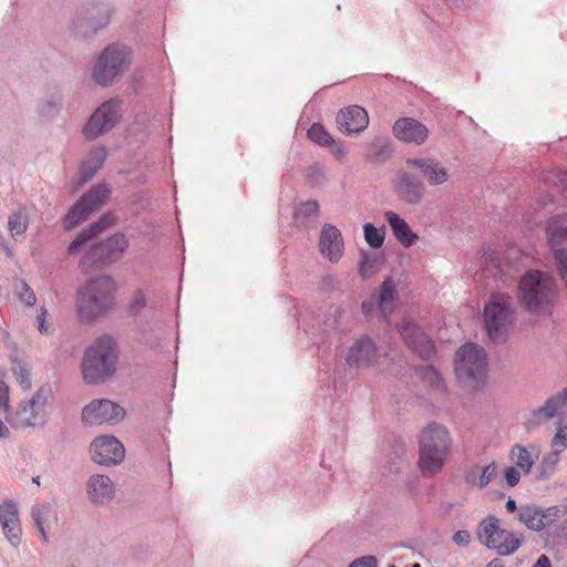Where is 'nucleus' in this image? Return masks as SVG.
Listing matches in <instances>:
<instances>
[{
	"label": "nucleus",
	"mask_w": 567,
	"mask_h": 567,
	"mask_svg": "<svg viewBox=\"0 0 567 567\" xmlns=\"http://www.w3.org/2000/svg\"><path fill=\"white\" fill-rule=\"evenodd\" d=\"M118 351L110 336L99 338L84 352L81 372L86 384L96 385L107 381L116 371Z\"/></svg>",
	"instance_id": "nucleus-1"
},
{
	"label": "nucleus",
	"mask_w": 567,
	"mask_h": 567,
	"mask_svg": "<svg viewBox=\"0 0 567 567\" xmlns=\"http://www.w3.org/2000/svg\"><path fill=\"white\" fill-rule=\"evenodd\" d=\"M116 285L110 276L87 280L76 292V312L81 320L92 321L104 315L113 305Z\"/></svg>",
	"instance_id": "nucleus-2"
},
{
	"label": "nucleus",
	"mask_w": 567,
	"mask_h": 567,
	"mask_svg": "<svg viewBox=\"0 0 567 567\" xmlns=\"http://www.w3.org/2000/svg\"><path fill=\"white\" fill-rule=\"evenodd\" d=\"M556 297V281L542 270L524 274L517 288L519 303L529 312H547Z\"/></svg>",
	"instance_id": "nucleus-3"
},
{
	"label": "nucleus",
	"mask_w": 567,
	"mask_h": 567,
	"mask_svg": "<svg viewBox=\"0 0 567 567\" xmlns=\"http://www.w3.org/2000/svg\"><path fill=\"white\" fill-rule=\"evenodd\" d=\"M419 467L423 476L432 477L442 470L451 449L447 430L437 423L429 424L421 433Z\"/></svg>",
	"instance_id": "nucleus-4"
},
{
	"label": "nucleus",
	"mask_w": 567,
	"mask_h": 567,
	"mask_svg": "<svg viewBox=\"0 0 567 567\" xmlns=\"http://www.w3.org/2000/svg\"><path fill=\"white\" fill-rule=\"evenodd\" d=\"M132 63L131 49L122 43L106 45L96 56L92 68V80L100 86H111Z\"/></svg>",
	"instance_id": "nucleus-5"
},
{
	"label": "nucleus",
	"mask_w": 567,
	"mask_h": 567,
	"mask_svg": "<svg viewBox=\"0 0 567 567\" xmlns=\"http://www.w3.org/2000/svg\"><path fill=\"white\" fill-rule=\"evenodd\" d=\"M514 305L509 296L493 293L484 306L483 319L486 333L494 343H503L514 321Z\"/></svg>",
	"instance_id": "nucleus-6"
},
{
	"label": "nucleus",
	"mask_w": 567,
	"mask_h": 567,
	"mask_svg": "<svg viewBox=\"0 0 567 567\" xmlns=\"http://www.w3.org/2000/svg\"><path fill=\"white\" fill-rule=\"evenodd\" d=\"M130 241L123 233H116L94 245L87 244L82 250L84 256L79 262L83 271H89L93 266L105 267L117 261L127 250Z\"/></svg>",
	"instance_id": "nucleus-7"
},
{
	"label": "nucleus",
	"mask_w": 567,
	"mask_h": 567,
	"mask_svg": "<svg viewBox=\"0 0 567 567\" xmlns=\"http://www.w3.org/2000/svg\"><path fill=\"white\" fill-rule=\"evenodd\" d=\"M50 389L40 388L31 398L22 400L16 410H9L6 421L14 429L42 426L47 422Z\"/></svg>",
	"instance_id": "nucleus-8"
},
{
	"label": "nucleus",
	"mask_w": 567,
	"mask_h": 567,
	"mask_svg": "<svg viewBox=\"0 0 567 567\" xmlns=\"http://www.w3.org/2000/svg\"><path fill=\"white\" fill-rule=\"evenodd\" d=\"M487 354L476 343L463 344L456 353L455 374L457 379L467 385H476L486 374Z\"/></svg>",
	"instance_id": "nucleus-9"
},
{
	"label": "nucleus",
	"mask_w": 567,
	"mask_h": 567,
	"mask_svg": "<svg viewBox=\"0 0 567 567\" xmlns=\"http://www.w3.org/2000/svg\"><path fill=\"white\" fill-rule=\"evenodd\" d=\"M476 535L482 545L488 549L496 550L502 556L514 554L522 544L514 533L503 529L501 520L493 515L481 520Z\"/></svg>",
	"instance_id": "nucleus-10"
},
{
	"label": "nucleus",
	"mask_w": 567,
	"mask_h": 567,
	"mask_svg": "<svg viewBox=\"0 0 567 567\" xmlns=\"http://www.w3.org/2000/svg\"><path fill=\"white\" fill-rule=\"evenodd\" d=\"M111 189L107 184L100 183L85 194L70 208L63 220L65 229H72L76 225L83 223L89 216L102 207L107 200Z\"/></svg>",
	"instance_id": "nucleus-11"
},
{
	"label": "nucleus",
	"mask_w": 567,
	"mask_h": 567,
	"mask_svg": "<svg viewBox=\"0 0 567 567\" xmlns=\"http://www.w3.org/2000/svg\"><path fill=\"white\" fill-rule=\"evenodd\" d=\"M122 117V101L111 99L102 103L89 117L83 127L86 140H95L111 131Z\"/></svg>",
	"instance_id": "nucleus-12"
},
{
	"label": "nucleus",
	"mask_w": 567,
	"mask_h": 567,
	"mask_svg": "<svg viewBox=\"0 0 567 567\" xmlns=\"http://www.w3.org/2000/svg\"><path fill=\"white\" fill-rule=\"evenodd\" d=\"M90 450L92 460L96 464L104 466L117 465L125 457L123 444L113 435H103L94 439Z\"/></svg>",
	"instance_id": "nucleus-13"
},
{
	"label": "nucleus",
	"mask_w": 567,
	"mask_h": 567,
	"mask_svg": "<svg viewBox=\"0 0 567 567\" xmlns=\"http://www.w3.org/2000/svg\"><path fill=\"white\" fill-rule=\"evenodd\" d=\"M125 415V411L118 404L106 400H93L82 410V421L87 425L103 423H116Z\"/></svg>",
	"instance_id": "nucleus-14"
},
{
	"label": "nucleus",
	"mask_w": 567,
	"mask_h": 567,
	"mask_svg": "<svg viewBox=\"0 0 567 567\" xmlns=\"http://www.w3.org/2000/svg\"><path fill=\"white\" fill-rule=\"evenodd\" d=\"M405 164L409 168L415 169L430 186L442 185L450 178L449 169L432 156L408 157Z\"/></svg>",
	"instance_id": "nucleus-15"
},
{
	"label": "nucleus",
	"mask_w": 567,
	"mask_h": 567,
	"mask_svg": "<svg viewBox=\"0 0 567 567\" xmlns=\"http://www.w3.org/2000/svg\"><path fill=\"white\" fill-rule=\"evenodd\" d=\"M399 330L404 342L414 353L423 360H430L432 358L434 354V344L416 323L410 320H403Z\"/></svg>",
	"instance_id": "nucleus-16"
},
{
	"label": "nucleus",
	"mask_w": 567,
	"mask_h": 567,
	"mask_svg": "<svg viewBox=\"0 0 567 567\" xmlns=\"http://www.w3.org/2000/svg\"><path fill=\"white\" fill-rule=\"evenodd\" d=\"M393 189L398 198L408 205H419L425 193L424 184L412 174L400 171L396 173L393 182Z\"/></svg>",
	"instance_id": "nucleus-17"
},
{
	"label": "nucleus",
	"mask_w": 567,
	"mask_h": 567,
	"mask_svg": "<svg viewBox=\"0 0 567 567\" xmlns=\"http://www.w3.org/2000/svg\"><path fill=\"white\" fill-rule=\"evenodd\" d=\"M381 353L368 336L358 339L349 349L346 362L350 368L364 369L373 365Z\"/></svg>",
	"instance_id": "nucleus-18"
},
{
	"label": "nucleus",
	"mask_w": 567,
	"mask_h": 567,
	"mask_svg": "<svg viewBox=\"0 0 567 567\" xmlns=\"http://www.w3.org/2000/svg\"><path fill=\"white\" fill-rule=\"evenodd\" d=\"M393 135L401 142L423 145L429 137V128L413 117H401L396 120L392 127Z\"/></svg>",
	"instance_id": "nucleus-19"
},
{
	"label": "nucleus",
	"mask_w": 567,
	"mask_h": 567,
	"mask_svg": "<svg viewBox=\"0 0 567 567\" xmlns=\"http://www.w3.org/2000/svg\"><path fill=\"white\" fill-rule=\"evenodd\" d=\"M337 125L344 134H359L369 125L368 112L359 105H350L337 114Z\"/></svg>",
	"instance_id": "nucleus-20"
},
{
	"label": "nucleus",
	"mask_w": 567,
	"mask_h": 567,
	"mask_svg": "<svg viewBox=\"0 0 567 567\" xmlns=\"http://www.w3.org/2000/svg\"><path fill=\"white\" fill-rule=\"evenodd\" d=\"M319 250L331 262H337L343 254L341 231L332 224H324L319 238Z\"/></svg>",
	"instance_id": "nucleus-21"
},
{
	"label": "nucleus",
	"mask_w": 567,
	"mask_h": 567,
	"mask_svg": "<svg viewBox=\"0 0 567 567\" xmlns=\"http://www.w3.org/2000/svg\"><path fill=\"white\" fill-rule=\"evenodd\" d=\"M114 216L111 214L102 215L96 221L83 228L68 247L70 256H78L92 241L94 237L100 235L106 227L114 224Z\"/></svg>",
	"instance_id": "nucleus-22"
},
{
	"label": "nucleus",
	"mask_w": 567,
	"mask_h": 567,
	"mask_svg": "<svg viewBox=\"0 0 567 567\" xmlns=\"http://www.w3.org/2000/svg\"><path fill=\"white\" fill-rule=\"evenodd\" d=\"M86 494L92 504L105 505L113 499L115 485L107 475L94 474L86 482Z\"/></svg>",
	"instance_id": "nucleus-23"
},
{
	"label": "nucleus",
	"mask_w": 567,
	"mask_h": 567,
	"mask_svg": "<svg viewBox=\"0 0 567 567\" xmlns=\"http://www.w3.org/2000/svg\"><path fill=\"white\" fill-rule=\"evenodd\" d=\"M567 414V388L548 398L545 403L533 411V421L540 424L556 416Z\"/></svg>",
	"instance_id": "nucleus-24"
},
{
	"label": "nucleus",
	"mask_w": 567,
	"mask_h": 567,
	"mask_svg": "<svg viewBox=\"0 0 567 567\" xmlns=\"http://www.w3.org/2000/svg\"><path fill=\"white\" fill-rule=\"evenodd\" d=\"M0 524L10 544L14 547L19 546L21 542V527L14 503L6 502L0 505Z\"/></svg>",
	"instance_id": "nucleus-25"
},
{
	"label": "nucleus",
	"mask_w": 567,
	"mask_h": 567,
	"mask_svg": "<svg viewBox=\"0 0 567 567\" xmlns=\"http://www.w3.org/2000/svg\"><path fill=\"white\" fill-rule=\"evenodd\" d=\"M106 159V150L104 147L92 148L83 159L76 187L87 183L103 166Z\"/></svg>",
	"instance_id": "nucleus-26"
},
{
	"label": "nucleus",
	"mask_w": 567,
	"mask_h": 567,
	"mask_svg": "<svg viewBox=\"0 0 567 567\" xmlns=\"http://www.w3.org/2000/svg\"><path fill=\"white\" fill-rule=\"evenodd\" d=\"M384 219L390 225L394 237L404 247H411L419 239L417 235L411 229L409 224L394 212H385Z\"/></svg>",
	"instance_id": "nucleus-27"
},
{
	"label": "nucleus",
	"mask_w": 567,
	"mask_h": 567,
	"mask_svg": "<svg viewBox=\"0 0 567 567\" xmlns=\"http://www.w3.org/2000/svg\"><path fill=\"white\" fill-rule=\"evenodd\" d=\"M496 474V465L494 462L481 466L480 464H474L470 466L464 474V480L467 485L484 488L492 481L493 476Z\"/></svg>",
	"instance_id": "nucleus-28"
},
{
	"label": "nucleus",
	"mask_w": 567,
	"mask_h": 567,
	"mask_svg": "<svg viewBox=\"0 0 567 567\" xmlns=\"http://www.w3.org/2000/svg\"><path fill=\"white\" fill-rule=\"evenodd\" d=\"M538 455L539 450L536 445L524 446L522 444H515L511 451L512 461L525 474L530 473Z\"/></svg>",
	"instance_id": "nucleus-29"
},
{
	"label": "nucleus",
	"mask_w": 567,
	"mask_h": 567,
	"mask_svg": "<svg viewBox=\"0 0 567 567\" xmlns=\"http://www.w3.org/2000/svg\"><path fill=\"white\" fill-rule=\"evenodd\" d=\"M30 224V214L27 207L19 206L13 209L8 217V230L10 236L18 240L20 236H22Z\"/></svg>",
	"instance_id": "nucleus-30"
},
{
	"label": "nucleus",
	"mask_w": 567,
	"mask_h": 567,
	"mask_svg": "<svg viewBox=\"0 0 567 567\" xmlns=\"http://www.w3.org/2000/svg\"><path fill=\"white\" fill-rule=\"evenodd\" d=\"M391 143L386 137H375L369 146L367 159L370 162H383L391 155Z\"/></svg>",
	"instance_id": "nucleus-31"
},
{
	"label": "nucleus",
	"mask_w": 567,
	"mask_h": 567,
	"mask_svg": "<svg viewBox=\"0 0 567 567\" xmlns=\"http://www.w3.org/2000/svg\"><path fill=\"white\" fill-rule=\"evenodd\" d=\"M560 461V453L551 450L545 454L536 467V478L539 481L547 480L554 475Z\"/></svg>",
	"instance_id": "nucleus-32"
},
{
	"label": "nucleus",
	"mask_w": 567,
	"mask_h": 567,
	"mask_svg": "<svg viewBox=\"0 0 567 567\" xmlns=\"http://www.w3.org/2000/svg\"><path fill=\"white\" fill-rule=\"evenodd\" d=\"M546 234L550 246L554 248L567 236V217L558 216L547 224Z\"/></svg>",
	"instance_id": "nucleus-33"
},
{
	"label": "nucleus",
	"mask_w": 567,
	"mask_h": 567,
	"mask_svg": "<svg viewBox=\"0 0 567 567\" xmlns=\"http://www.w3.org/2000/svg\"><path fill=\"white\" fill-rule=\"evenodd\" d=\"M544 515L540 513V508L535 506H526L519 509L518 519L532 530L544 529V523L542 520Z\"/></svg>",
	"instance_id": "nucleus-34"
},
{
	"label": "nucleus",
	"mask_w": 567,
	"mask_h": 567,
	"mask_svg": "<svg viewBox=\"0 0 567 567\" xmlns=\"http://www.w3.org/2000/svg\"><path fill=\"white\" fill-rule=\"evenodd\" d=\"M52 506L50 504L35 505L31 509V517L33 519L34 525L38 528V532L41 535V538L44 543L48 542V536L45 533L44 524L47 517L51 514Z\"/></svg>",
	"instance_id": "nucleus-35"
},
{
	"label": "nucleus",
	"mask_w": 567,
	"mask_h": 567,
	"mask_svg": "<svg viewBox=\"0 0 567 567\" xmlns=\"http://www.w3.org/2000/svg\"><path fill=\"white\" fill-rule=\"evenodd\" d=\"M363 236L371 248L378 249L384 244L385 227L377 228L371 223L363 225Z\"/></svg>",
	"instance_id": "nucleus-36"
},
{
	"label": "nucleus",
	"mask_w": 567,
	"mask_h": 567,
	"mask_svg": "<svg viewBox=\"0 0 567 567\" xmlns=\"http://www.w3.org/2000/svg\"><path fill=\"white\" fill-rule=\"evenodd\" d=\"M395 296L396 289L394 281L391 278L385 279L382 282L379 296V306L383 313L391 307Z\"/></svg>",
	"instance_id": "nucleus-37"
},
{
	"label": "nucleus",
	"mask_w": 567,
	"mask_h": 567,
	"mask_svg": "<svg viewBox=\"0 0 567 567\" xmlns=\"http://www.w3.org/2000/svg\"><path fill=\"white\" fill-rule=\"evenodd\" d=\"M307 135L313 143L320 146L329 147L334 144L333 137L320 123L312 124L308 130Z\"/></svg>",
	"instance_id": "nucleus-38"
},
{
	"label": "nucleus",
	"mask_w": 567,
	"mask_h": 567,
	"mask_svg": "<svg viewBox=\"0 0 567 567\" xmlns=\"http://www.w3.org/2000/svg\"><path fill=\"white\" fill-rule=\"evenodd\" d=\"M61 103V94L59 92H53L43 99L39 106V112L43 116H52L58 113Z\"/></svg>",
	"instance_id": "nucleus-39"
},
{
	"label": "nucleus",
	"mask_w": 567,
	"mask_h": 567,
	"mask_svg": "<svg viewBox=\"0 0 567 567\" xmlns=\"http://www.w3.org/2000/svg\"><path fill=\"white\" fill-rule=\"evenodd\" d=\"M420 374L422 379L429 383V385L437 391H442L444 389V382L440 372L433 365L422 367L420 370Z\"/></svg>",
	"instance_id": "nucleus-40"
},
{
	"label": "nucleus",
	"mask_w": 567,
	"mask_h": 567,
	"mask_svg": "<svg viewBox=\"0 0 567 567\" xmlns=\"http://www.w3.org/2000/svg\"><path fill=\"white\" fill-rule=\"evenodd\" d=\"M551 449L561 454L567 447V424H564L561 420L557 422V432L550 441Z\"/></svg>",
	"instance_id": "nucleus-41"
},
{
	"label": "nucleus",
	"mask_w": 567,
	"mask_h": 567,
	"mask_svg": "<svg viewBox=\"0 0 567 567\" xmlns=\"http://www.w3.org/2000/svg\"><path fill=\"white\" fill-rule=\"evenodd\" d=\"M16 293L18 298L27 306L33 307L37 302V297L33 290L24 280H19L16 288Z\"/></svg>",
	"instance_id": "nucleus-42"
},
{
	"label": "nucleus",
	"mask_w": 567,
	"mask_h": 567,
	"mask_svg": "<svg viewBox=\"0 0 567 567\" xmlns=\"http://www.w3.org/2000/svg\"><path fill=\"white\" fill-rule=\"evenodd\" d=\"M377 258L369 252L362 251L359 262V274L362 278H370L374 272Z\"/></svg>",
	"instance_id": "nucleus-43"
},
{
	"label": "nucleus",
	"mask_w": 567,
	"mask_h": 567,
	"mask_svg": "<svg viewBox=\"0 0 567 567\" xmlns=\"http://www.w3.org/2000/svg\"><path fill=\"white\" fill-rule=\"evenodd\" d=\"M319 212V204L317 200H307L299 204L293 212L295 218H309L317 215Z\"/></svg>",
	"instance_id": "nucleus-44"
},
{
	"label": "nucleus",
	"mask_w": 567,
	"mask_h": 567,
	"mask_svg": "<svg viewBox=\"0 0 567 567\" xmlns=\"http://www.w3.org/2000/svg\"><path fill=\"white\" fill-rule=\"evenodd\" d=\"M540 513L544 515V517H542V520L544 523V528L547 526H550L557 519H559L560 517H563L565 515V511L558 506H553V507H548L545 509L540 508Z\"/></svg>",
	"instance_id": "nucleus-45"
},
{
	"label": "nucleus",
	"mask_w": 567,
	"mask_h": 567,
	"mask_svg": "<svg viewBox=\"0 0 567 567\" xmlns=\"http://www.w3.org/2000/svg\"><path fill=\"white\" fill-rule=\"evenodd\" d=\"M554 254L559 275L567 286V249H556Z\"/></svg>",
	"instance_id": "nucleus-46"
},
{
	"label": "nucleus",
	"mask_w": 567,
	"mask_h": 567,
	"mask_svg": "<svg viewBox=\"0 0 567 567\" xmlns=\"http://www.w3.org/2000/svg\"><path fill=\"white\" fill-rule=\"evenodd\" d=\"M145 306H146L145 296L143 295L142 291H137L134 295L133 300L131 302L130 311L132 315H137L145 308Z\"/></svg>",
	"instance_id": "nucleus-47"
},
{
	"label": "nucleus",
	"mask_w": 567,
	"mask_h": 567,
	"mask_svg": "<svg viewBox=\"0 0 567 567\" xmlns=\"http://www.w3.org/2000/svg\"><path fill=\"white\" fill-rule=\"evenodd\" d=\"M504 477H505L506 484L509 487H514L520 481V473H519V471L516 467L508 466L504 471Z\"/></svg>",
	"instance_id": "nucleus-48"
},
{
	"label": "nucleus",
	"mask_w": 567,
	"mask_h": 567,
	"mask_svg": "<svg viewBox=\"0 0 567 567\" xmlns=\"http://www.w3.org/2000/svg\"><path fill=\"white\" fill-rule=\"evenodd\" d=\"M14 373L22 389L27 390L31 388V377L27 369L19 367L18 370L14 369Z\"/></svg>",
	"instance_id": "nucleus-49"
},
{
	"label": "nucleus",
	"mask_w": 567,
	"mask_h": 567,
	"mask_svg": "<svg viewBox=\"0 0 567 567\" xmlns=\"http://www.w3.org/2000/svg\"><path fill=\"white\" fill-rule=\"evenodd\" d=\"M349 567H378V560L374 556H362L354 559Z\"/></svg>",
	"instance_id": "nucleus-50"
},
{
	"label": "nucleus",
	"mask_w": 567,
	"mask_h": 567,
	"mask_svg": "<svg viewBox=\"0 0 567 567\" xmlns=\"http://www.w3.org/2000/svg\"><path fill=\"white\" fill-rule=\"evenodd\" d=\"M47 315L48 311L44 307H40L37 315V328L40 333H48L49 332V326L47 324Z\"/></svg>",
	"instance_id": "nucleus-51"
},
{
	"label": "nucleus",
	"mask_w": 567,
	"mask_h": 567,
	"mask_svg": "<svg viewBox=\"0 0 567 567\" xmlns=\"http://www.w3.org/2000/svg\"><path fill=\"white\" fill-rule=\"evenodd\" d=\"M452 540L460 547H467L471 543V534L467 530H457L453 534Z\"/></svg>",
	"instance_id": "nucleus-52"
},
{
	"label": "nucleus",
	"mask_w": 567,
	"mask_h": 567,
	"mask_svg": "<svg viewBox=\"0 0 567 567\" xmlns=\"http://www.w3.org/2000/svg\"><path fill=\"white\" fill-rule=\"evenodd\" d=\"M308 179L313 186L321 184L323 181V173L321 167L317 165L311 166L308 171Z\"/></svg>",
	"instance_id": "nucleus-53"
},
{
	"label": "nucleus",
	"mask_w": 567,
	"mask_h": 567,
	"mask_svg": "<svg viewBox=\"0 0 567 567\" xmlns=\"http://www.w3.org/2000/svg\"><path fill=\"white\" fill-rule=\"evenodd\" d=\"M2 410L6 414L9 411V389L7 384L0 380V411Z\"/></svg>",
	"instance_id": "nucleus-54"
},
{
	"label": "nucleus",
	"mask_w": 567,
	"mask_h": 567,
	"mask_svg": "<svg viewBox=\"0 0 567 567\" xmlns=\"http://www.w3.org/2000/svg\"><path fill=\"white\" fill-rule=\"evenodd\" d=\"M405 449H404V444L402 442L399 443V447H398V451H396V455H398V462L394 463V471L401 468L402 464H403V460L401 458L402 454L404 453Z\"/></svg>",
	"instance_id": "nucleus-55"
},
{
	"label": "nucleus",
	"mask_w": 567,
	"mask_h": 567,
	"mask_svg": "<svg viewBox=\"0 0 567 567\" xmlns=\"http://www.w3.org/2000/svg\"><path fill=\"white\" fill-rule=\"evenodd\" d=\"M533 567H551V564L546 555H540Z\"/></svg>",
	"instance_id": "nucleus-56"
},
{
	"label": "nucleus",
	"mask_w": 567,
	"mask_h": 567,
	"mask_svg": "<svg viewBox=\"0 0 567 567\" xmlns=\"http://www.w3.org/2000/svg\"><path fill=\"white\" fill-rule=\"evenodd\" d=\"M10 434L8 426L0 420V440L7 439Z\"/></svg>",
	"instance_id": "nucleus-57"
},
{
	"label": "nucleus",
	"mask_w": 567,
	"mask_h": 567,
	"mask_svg": "<svg viewBox=\"0 0 567 567\" xmlns=\"http://www.w3.org/2000/svg\"><path fill=\"white\" fill-rule=\"evenodd\" d=\"M505 508L508 513H514L517 509L516 502L513 498H508Z\"/></svg>",
	"instance_id": "nucleus-58"
},
{
	"label": "nucleus",
	"mask_w": 567,
	"mask_h": 567,
	"mask_svg": "<svg viewBox=\"0 0 567 567\" xmlns=\"http://www.w3.org/2000/svg\"><path fill=\"white\" fill-rule=\"evenodd\" d=\"M372 307H373V305L371 302H367V301L362 302V306H361L363 313H365L367 316H370V313L372 311Z\"/></svg>",
	"instance_id": "nucleus-59"
},
{
	"label": "nucleus",
	"mask_w": 567,
	"mask_h": 567,
	"mask_svg": "<svg viewBox=\"0 0 567 567\" xmlns=\"http://www.w3.org/2000/svg\"><path fill=\"white\" fill-rule=\"evenodd\" d=\"M487 567H503V564L499 559L495 558L487 564Z\"/></svg>",
	"instance_id": "nucleus-60"
},
{
	"label": "nucleus",
	"mask_w": 567,
	"mask_h": 567,
	"mask_svg": "<svg viewBox=\"0 0 567 567\" xmlns=\"http://www.w3.org/2000/svg\"><path fill=\"white\" fill-rule=\"evenodd\" d=\"M104 24H100V25H93L92 27V32H96L99 29H101Z\"/></svg>",
	"instance_id": "nucleus-61"
},
{
	"label": "nucleus",
	"mask_w": 567,
	"mask_h": 567,
	"mask_svg": "<svg viewBox=\"0 0 567 567\" xmlns=\"http://www.w3.org/2000/svg\"><path fill=\"white\" fill-rule=\"evenodd\" d=\"M32 482L39 485L40 484V476L32 477Z\"/></svg>",
	"instance_id": "nucleus-62"
},
{
	"label": "nucleus",
	"mask_w": 567,
	"mask_h": 567,
	"mask_svg": "<svg viewBox=\"0 0 567 567\" xmlns=\"http://www.w3.org/2000/svg\"><path fill=\"white\" fill-rule=\"evenodd\" d=\"M412 567H421V565L419 563H415L412 565Z\"/></svg>",
	"instance_id": "nucleus-63"
},
{
	"label": "nucleus",
	"mask_w": 567,
	"mask_h": 567,
	"mask_svg": "<svg viewBox=\"0 0 567 567\" xmlns=\"http://www.w3.org/2000/svg\"><path fill=\"white\" fill-rule=\"evenodd\" d=\"M488 258L493 261L494 260L493 254H489Z\"/></svg>",
	"instance_id": "nucleus-64"
}]
</instances>
